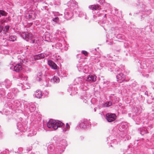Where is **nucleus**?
<instances>
[{
    "mask_svg": "<svg viewBox=\"0 0 154 154\" xmlns=\"http://www.w3.org/2000/svg\"><path fill=\"white\" fill-rule=\"evenodd\" d=\"M64 125V123H63L59 121V122H56V126L57 127V129L58 127H60L61 126H62Z\"/></svg>",
    "mask_w": 154,
    "mask_h": 154,
    "instance_id": "obj_10",
    "label": "nucleus"
},
{
    "mask_svg": "<svg viewBox=\"0 0 154 154\" xmlns=\"http://www.w3.org/2000/svg\"><path fill=\"white\" fill-rule=\"evenodd\" d=\"M90 82H94L96 80V77L92 75H89L87 77L86 80Z\"/></svg>",
    "mask_w": 154,
    "mask_h": 154,
    "instance_id": "obj_4",
    "label": "nucleus"
},
{
    "mask_svg": "<svg viewBox=\"0 0 154 154\" xmlns=\"http://www.w3.org/2000/svg\"><path fill=\"white\" fill-rule=\"evenodd\" d=\"M53 20L56 23H57L59 21V18L58 17H56Z\"/></svg>",
    "mask_w": 154,
    "mask_h": 154,
    "instance_id": "obj_15",
    "label": "nucleus"
},
{
    "mask_svg": "<svg viewBox=\"0 0 154 154\" xmlns=\"http://www.w3.org/2000/svg\"><path fill=\"white\" fill-rule=\"evenodd\" d=\"M99 8V6L98 5H92L90 6V9L92 10L94 9L97 10Z\"/></svg>",
    "mask_w": 154,
    "mask_h": 154,
    "instance_id": "obj_11",
    "label": "nucleus"
},
{
    "mask_svg": "<svg viewBox=\"0 0 154 154\" xmlns=\"http://www.w3.org/2000/svg\"><path fill=\"white\" fill-rule=\"evenodd\" d=\"M14 70L17 72H19L22 69V67L20 65H17L14 67Z\"/></svg>",
    "mask_w": 154,
    "mask_h": 154,
    "instance_id": "obj_8",
    "label": "nucleus"
},
{
    "mask_svg": "<svg viewBox=\"0 0 154 154\" xmlns=\"http://www.w3.org/2000/svg\"><path fill=\"white\" fill-rule=\"evenodd\" d=\"M56 121L54 120H50L47 124V126L49 128H52L55 130L57 129L56 126Z\"/></svg>",
    "mask_w": 154,
    "mask_h": 154,
    "instance_id": "obj_2",
    "label": "nucleus"
},
{
    "mask_svg": "<svg viewBox=\"0 0 154 154\" xmlns=\"http://www.w3.org/2000/svg\"><path fill=\"white\" fill-rule=\"evenodd\" d=\"M9 26H5L4 30L5 31H7L9 30Z\"/></svg>",
    "mask_w": 154,
    "mask_h": 154,
    "instance_id": "obj_18",
    "label": "nucleus"
},
{
    "mask_svg": "<svg viewBox=\"0 0 154 154\" xmlns=\"http://www.w3.org/2000/svg\"><path fill=\"white\" fill-rule=\"evenodd\" d=\"M118 81L121 82L124 81L125 79V75L122 73H120L118 74L116 76Z\"/></svg>",
    "mask_w": 154,
    "mask_h": 154,
    "instance_id": "obj_5",
    "label": "nucleus"
},
{
    "mask_svg": "<svg viewBox=\"0 0 154 154\" xmlns=\"http://www.w3.org/2000/svg\"><path fill=\"white\" fill-rule=\"evenodd\" d=\"M29 18H30L31 17L30 16V15H29Z\"/></svg>",
    "mask_w": 154,
    "mask_h": 154,
    "instance_id": "obj_23",
    "label": "nucleus"
},
{
    "mask_svg": "<svg viewBox=\"0 0 154 154\" xmlns=\"http://www.w3.org/2000/svg\"><path fill=\"white\" fill-rule=\"evenodd\" d=\"M53 81L54 82L57 83L59 82L60 79L57 77L54 76L53 79Z\"/></svg>",
    "mask_w": 154,
    "mask_h": 154,
    "instance_id": "obj_12",
    "label": "nucleus"
},
{
    "mask_svg": "<svg viewBox=\"0 0 154 154\" xmlns=\"http://www.w3.org/2000/svg\"><path fill=\"white\" fill-rule=\"evenodd\" d=\"M106 106L107 107L110 106L112 105V103L111 102H106L105 104Z\"/></svg>",
    "mask_w": 154,
    "mask_h": 154,
    "instance_id": "obj_16",
    "label": "nucleus"
},
{
    "mask_svg": "<svg viewBox=\"0 0 154 154\" xmlns=\"http://www.w3.org/2000/svg\"><path fill=\"white\" fill-rule=\"evenodd\" d=\"M0 14L2 16H7V13L4 11L0 10Z\"/></svg>",
    "mask_w": 154,
    "mask_h": 154,
    "instance_id": "obj_13",
    "label": "nucleus"
},
{
    "mask_svg": "<svg viewBox=\"0 0 154 154\" xmlns=\"http://www.w3.org/2000/svg\"><path fill=\"white\" fill-rule=\"evenodd\" d=\"M1 17V15H0V17Z\"/></svg>",
    "mask_w": 154,
    "mask_h": 154,
    "instance_id": "obj_25",
    "label": "nucleus"
},
{
    "mask_svg": "<svg viewBox=\"0 0 154 154\" xmlns=\"http://www.w3.org/2000/svg\"><path fill=\"white\" fill-rule=\"evenodd\" d=\"M5 22V21L4 20H3L1 21V23L2 24H3V23H4Z\"/></svg>",
    "mask_w": 154,
    "mask_h": 154,
    "instance_id": "obj_22",
    "label": "nucleus"
},
{
    "mask_svg": "<svg viewBox=\"0 0 154 154\" xmlns=\"http://www.w3.org/2000/svg\"><path fill=\"white\" fill-rule=\"evenodd\" d=\"M82 52L85 56H87L88 54V52L85 51H82Z\"/></svg>",
    "mask_w": 154,
    "mask_h": 154,
    "instance_id": "obj_17",
    "label": "nucleus"
},
{
    "mask_svg": "<svg viewBox=\"0 0 154 154\" xmlns=\"http://www.w3.org/2000/svg\"><path fill=\"white\" fill-rule=\"evenodd\" d=\"M3 26L1 25H0V33L1 32Z\"/></svg>",
    "mask_w": 154,
    "mask_h": 154,
    "instance_id": "obj_21",
    "label": "nucleus"
},
{
    "mask_svg": "<svg viewBox=\"0 0 154 154\" xmlns=\"http://www.w3.org/2000/svg\"><path fill=\"white\" fill-rule=\"evenodd\" d=\"M35 39H34L32 40L31 42V43L34 44L35 43Z\"/></svg>",
    "mask_w": 154,
    "mask_h": 154,
    "instance_id": "obj_20",
    "label": "nucleus"
},
{
    "mask_svg": "<svg viewBox=\"0 0 154 154\" xmlns=\"http://www.w3.org/2000/svg\"><path fill=\"white\" fill-rule=\"evenodd\" d=\"M9 39L11 41H14L15 40L16 38L14 37L10 36L9 38Z\"/></svg>",
    "mask_w": 154,
    "mask_h": 154,
    "instance_id": "obj_14",
    "label": "nucleus"
},
{
    "mask_svg": "<svg viewBox=\"0 0 154 154\" xmlns=\"http://www.w3.org/2000/svg\"><path fill=\"white\" fill-rule=\"evenodd\" d=\"M21 35L24 39H25L27 41H28L30 38L31 39H32L33 38V37H32L31 34L28 32H23L21 33Z\"/></svg>",
    "mask_w": 154,
    "mask_h": 154,
    "instance_id": "obj_3",
    "label": "nucleus"
},
{
    "mask_svg": "<svg viewBox=\"0 0 154 154\" xmlns=\"http://www.w3.org/2000/svg\"><path fill=\"white\" fill-rule=\"evenodd\" d=\"M45 57V55L43 54H38L37 56L35 57V59H36L37 60L41 59L44 58Z\"/></svg>",
    "mask_w": 154,
    "mask_h": 154,
    "instance_id": "obj_9",
    "label": "nucleus"
},
{
    "mask_svg": "<svg viewBox=\"0 0 154 154\" xmlns=\"http://www.w3.org/2000/svg\"><path fill=\"white\" fill-rule=\"evenodd\" d=\"M106 116V119L109 122L114 121L116 118V116L115 114L107 113Z\"/></svg>",
    "mask_w": 154,
    "mask_h": 154,
    "instance_id": "obj_1",
    "label": "nucleus"
},
{
    "mask_svg": "<svg viewBox=\"0 0 154 154\" xmlns=\"http://www.w3.org/2000/svg\"><path fill=\"white\" fill-rule=\"evenodd\" d=\"M48 64L52 69H57V65L51 60H49L48 61Z\"/></svg>",
    "mask_w": 154,
    "mask_h": 154,
    "instance_id": "obj_6",
    "label": "nucleus"
},
{
    "mask_svg": "<svg viewBox=\"0 0 154 154\" xmlns=\"http://www.w3.org/2000/svg\"><path fill=\"white\" fill-rule=\"evenodd\" d=\"M35 97L38 98H41L42 95V91L39 90H37L35 92Z\"/></svg>",
    "mask_w": 154,
    "mask_h": 154,
    "instance_id": "obj_7",
    "label": "nucleus"
},
{
    "mask_svg": "<svg viewBox=\"0 0 154 154\" xmlns=\"http://www.w3.org/2000/svg\"><path fill=\"white\" fill-rule=\"evenodd\" d=\"M100 1H104V0H100Z\"/></svg>",
    "mask_w": 154,
    "mask_h": 154,
    "instance_id": "obj_24",
    "label": "nucleus"
},
{
    "mask_svg": "<svg viewBox=\"0 0 154 154\" xmlns=\"http://www.w3.org/2000/svg\"><path fill=\"white\" fill-rule=\"evenodd\" d=\"M66 127L67 129H69L70 128V126L68 123L66 124Z\"/></svg>",
    "mask_w": 154,
    "mask_h": 154,
    "instance_id": "obj_19",
    "label": "nucleus"
}]
</instances>
